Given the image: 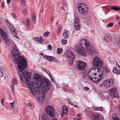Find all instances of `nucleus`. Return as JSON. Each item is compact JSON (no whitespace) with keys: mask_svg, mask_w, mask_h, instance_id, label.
<instances>
[{"mask_svg":"<svg viewBox=\"0 0 120 120\" xmlns=\"http://www.w3.org/2000/svg\"><path fill=\"white\" fill-rule=\"evenodd\" d=\"M20 78L21 81L22 82H23V78L22 77L20 76Z\"/></svg>","mask_w":120,"mask_h":120,"instance_id":"obj_52","label":"nucleus"},{"mask_svg":"<svg viewBox=\"0 0 120 120\" xmlns=\"http://www.w3.org/2000/svg\"><path fill=\"white\" fill-rule=\"evenodd\" d=\"M63 36L64 38H65L67 39L68 37V34L66 32H64L63 35Z\"/></svg>","mask_w":120,"mask_h":120,"instance_id":"obj_27","label":"nucleus"},{"mask_svg":"<svg viewBox=\"0 0 120 120\" xmlns=\"http://www.w3.org/2000/svg\"><path fill=\"white\" fill-rule=\"evenodd\" d=\"M80 44L81 46L85 50L89 52L91 54H95L96 50L91 46L87 40L83 39L80 41Z\"/></svg>","mask_w":120,"mask_h":120,"instance_id":"obj_4","label":"nucleus"},{"mask_svg":"<svg viewBox=\"0 0 120 120\" xmlns=\"http://www.w3.org/2000/svg\"><path fill=\"white\" fill-rule=\"evenodd\" d=\"M61 26H59L58 27V29L61 30Z\"/></svg>","mask_w":120,"mask_h":120,"instance_id":"obj_61","label":"nucleus"},{"mask_svg":"<svg viewBox=\"0 0 120 120\" xmlns=\"http://www.w3.org/2000/svg\"><path fill=\"white\" fill-rule=\"evenodd\" d=\"M113 23L112 22H111L107 25V26L108 27H111L113 26Z\"/></svg>","mask_w":120,"mask_h":120,"instance_id":"obj_33","label":"nucleus"},{"mask_svg":"<svg viewBox=\"0 0 120 120\" xmlns=\"http://www.w3.org/2000/svg\"><path fill=\"white\" fill-rule=\"evenodd\" d=\"M22 75L23 77L26 79L25 82L27 84L31 94L34 96H35L36 94L34 91L36 92H38L40 91L41 88L40 85H39L38 83L37 82L34 83L33 82L30 81L29 79H28L30 78L31 74L30 73H28L27 71H24L22 73Z\"/></svg>","mask_w":120,"mask_h":120,"instance_id":"obj_3","label":"nucleus"},{"mask_svg":"<svg viewBox=\"0 0 120 120\" xmlns=\"http://www.w3.org/2000/svg\"><path fill=\"white\" fill-rule=\"evenodd\" d=\"M11 1V0H7V3L8 4H9Z\"/></svg>","mask_w":120,"mask_h":120,"instance_id":"obj_55","label":"nucleus"},{"mask_svg":"<svg viewBox=\"0 0 120 120\" xmlns=\"http://www.w3.org/2000/svg\"><path fill=\"white\" fill-rule=\"evenodd\" d=\"M4 4L3 2H2V6L3 8H4Z\"/></svg>","mask_w":120,"mask_h":120,"instance_id":"obj_60","label":"nucleus"},{"mask_svg":"<svg viewBox=\"0 0 120 120\" xmlns=\"http://www.w3.org/2000/svg\"><path fill=\"white\" fill-rule=\"evenodd\" d=\"M81 114L79 113L78 115V116H81Z\"/></svg>","mask_w":120,"mask_h":120,"instance_id":"obj_63","label":"nucleus"},{"mask_svg":"<svg viewBox=\"0 0 120 120\" xmlns=\"http://www.w3.org/2000/svg\"><path fill=\"white\" fill-rule=\"evenodd\" d=\"M26 3L25 0H21V4L22 5H25Z\"/></svg>","mask_w":120,"mask_h":120,"instance_id":"obj_37","label":"nucleus"},{"mask_svg":"<svg viewBox=\"0 0 120 120\" xmlns=\"http://www.w3.org/2000/svg\"><path fill=\"white\" fill-rule=\"evenodd\" d=\"M79 53H78L80 54L81 55L84 56H85L86 55V53L85 51L83 50L82 49H81Z\"/></svg>","mask_w":120,"mask_h":120,"instance_id":"obj_22","label":"nucleus"},{"mask_svg":"<svg viewBox=\"0 0 120 120\" xmlns=\"http://www.w3.org/2000/svg\"><path fill=\"white\" fill-rule=\"evenodd\" d=\"M30 25V23L29 19H28L27 18L26 19V25L27 26L28 25Z\"/></svg>","mask_w":120,"mask_h":120,"instance_id":"obj_39","label":"nucleus"},{"mask_svg":"<svg viewBox=\"0 0 120 120\" xmlns=\"http://www.w3.org/2000/svg\"><path fill=\"white\" fill-rule=\"evenodd\" d=\"M103 7H105L106 9L107 10V11L109 10L110 9L108 7V6H106Z\"/></svg>","mask_w":120,"mask_h":120,"instance_id":"obj_48","label":"nucleus"},{"mask_svg":"<svg viewBox=\"0 0 120 120\" xmlns=\"http://www.w3.org/2000/svg\"><path fill=\"white\" fill-rule=\"evenodd\" d=\"M33 78L37 81L39 82L41 81L42 77L38 74H35L33 75Z\"/></svg>","mask_w":120,"mask_h":120,"instance_id":"obj_15","label":"nucleus"},{"mask_svg":"<svg viewBox=\"0 0 120 120\" xmlns=\"http://www.w3.org/2000/svg\"><path fill=\"white\" fill-rule=\"evenodd\" d=\"M30 25H28L27 26L26 25V27L27 28H28V29L30 28Z\"/></svg>","mask_w":120,"mask_h":120,"instance_id":"obj_54","label":"nucleus"},{"mask_svg":"<svg viewBox=\"0 0 120 120\" xmlns=\"http://www.w3.org/2000/svg\"><path fill=\"white\" fill-rule=\"evenodd\" d=\"M10 29L11 32H14L15 31V28L12 25L10 26Z\"/></svg>","mask_w":120,"mask_h":120,"instance_id":"obj_28","label":"nucleus"},{"mask_svg":"<svg viewBox=\"0 0 120 120\" xmlns=\"http://www.w3.org/2000/svg\"><path fill=\"white\" fill-rule=\"evenodd\" d=\"M81 119V118L78 119L76 117L74 118H73V120H79Z\"/></svg>","mask_w":120,"mask_h":120,"instance_id":"obj_53","label":"nucleus"},{"mask_svg":"<svg viewBox=\"0 0 120 120\" xmlns=\"http://www.w3.org/2000/svg\"><path fill=\"white\" fill-rule=\"evenodd\" d=\"M111 9L115 11H119L120 10V7H116L113 6Z\"/></svg>","mask_w":120,"mask_h":120,"instance_id":"obj_23","label":"nucleus"},{"mask_svg":"<svg viewBox=\"0 0 120 120\" xmlns=\"http://www.w3.org/2000/svg\"><path fill=\"white\" fill-rule=\"evenodd\" d=\"M28 106H32V104L30 103H28Z\"/></svg>","mask_w":120,"mask_h":120,"instance_id":"obj_62","label":"nucleus"},{"mask_svg":"<svg viewBox=\"0 0 120 120\" xmlns=\"http://www.w3.org/2000/svg\"><path fill=\"white\" fill-rule=\"evenodd\" d=\"M92 64L95 68L90 69L88 72L87 75L89 79L92 80L93 82L97 83L102 79V76L103 72L101 70V68L97 67H101L103 63L100 59L95 56Z\"/></svg>","mask_w":120,"mask_h":120,"instance_id":"obj_1","label":"nucleus"},{"mask_svg":"<svg viewBox=\"0 0 120 120\" xmlns=\"http://www.w3.org/2000/svg\"><path fill=\"white\" fill-rule=\"evenodd\" d=\"M117 70L116 69V68H114L112 70L113 72V73L116 74V72H117Z\"/></svg>","mask_w":120,"mask_h":120,"instance_id":"obj_40","label":"nucleus"},{"mask_svg":"<svg viewBox=\"0 0 120 120\" xmlns=\"http://www.w3.org/2000/svg\"><path fill=\"white\" fill-rule=\"evenodd\" d=\"M44 58L45 59H47L48 60L51 61H53L54 59L53 57L49 56H45Z\"/></svg>","mask_w":120,"mask_h":120,"instance_id":"obj_18","label":"nucleus"},{"mask_svg":"<svg viewBox=\"0 0 120 120\" xmlns=\"http://www.w3.org/2000/svg\"><path fill=\"white\" fill-rule=\"evenodd\" d=\"M33 39L35 41H39V40H40L39 38L38 37H34L33 38Z\"/></svg>","mask_w":120,"mask_h":120,"instance_id":"obj_42","label":"nucleus"},{"mask_svg":"<svg viewBox=\"0 0 120 120\" xmlns=\"http://www.w3.org/2000/svg\"><path fill=\"white\" fill-rule=\"evenodd\" d=\"M66 56L70 64L72 65L75 59L74 53L71 50L68 51L66 53Z\"/></svg>","mask_w":120,"mask_h":120,"instance_id":"obj_8","label":"nucleus"},{"mask_svg":"<svg viewBox=\"0 0 120 120\" xmlns=\"http://www.w3.org/2000/svg\"><path fill=\"white\" fill-rule=\"evenodd\" d=\"M12 15L13 17L15 18L16 17V15L15 14H13Z\"/></svg>","mask_w":120,"mask_h":120,"instance_id":"obj_58","label":"nucleus"},{"mask_svg":"<svg viewBox=\"0 0 120 120\" xmlns=\"http://www.w3.org/2000/svg\"><path fill=\"white\" fill-rule=\"evenodd\" d=\"M77 8H78L79 13L83 16L87 15L88 8L87 5L83 3H78L77 4Z\"/></svg>","mask_w":120,"mask_h":120,"instance_id":"obj_5","label":"nucleus"},{"mask_svg":"<svg viewBox=\"0 0 120 120\" xmlns=\"http://www.w3.org/2000/svg\"><path fill=\"white\" fill-rule=\"evenodd\" d=\"M11 50V55L12 60L15 63L18 64V67L20 72H22L27 67V62L26 59L20 55L19 51L15 45L13 47Z\"/></svg>","mask_w":120,"mask_h":120,"instance_id":"obj_2","label":"nucleus"},{"mask_svg":"<svg viewBox=\"0 0 120 120\" xmlns=\"http://www.w3.org/2000/svg\"><path fill=\"white\" fill-rule=\"evenodd\" d=\"M45 110L47 114L50 116L53 117L55 116V109L52 106H47L45 108Z\"/></svg>","mask_w":120,"mask_h":120,"instance_id":"obj_7","label":"nucleus"},{"mask_svg":"<svg viewBox=\"0 0 120 120\" xmlns=\"http://www.w3.org/2000/svg\"><path fill=\"white\" fill-rule=\"evenodd\" d=\"M61 30L58 29L57 33V34H58V35H59L60 34L61 31Z\"/></svg>","mask_w":120,"mask_h":120,"instance_id":"obj_49","label":"nucleus"},{"mask_svg":"<svg viewBox=\"0 0 120 120\" xmlns=\"http://www.w3.org/2000/svg\"><path fill=\"white\" fill-rule=\"evenodd\" d=\"M17 79L15 78H14L13 79V82H12V85L16 84L17 83Z\"/></svg>","mask_w":120,"mask_h":120,"instance_id":"obj_35","label":"nucleus"},{"mask_svg":"<svg viewBox=\"0 0 120 120\" xmlns=\"http://www.w3.org/2000/svg\"><path fill=\"white\" fill-rule=\"evenodd\" d=\"M74 25L76 30H79L80 28V23L79 22V19L78 18H76L75 21Z\"/></svg>","mask_w":120,"mask_h":120,"instance_id":"obj_13","label":"nucleus"},{"mask_svg":"<svg viewBox=\"0 0 120 120\" xmlns=\"http://www.w3.org/2000/svg\"><path fill=\"white\" fill-rule=\"evenodd\" d=\"M62 113L64 114H66L68 113L67 108L65 106H64L63 107Z\"/></svg>","mask_w":120,"mask_h":120,"instance_id":"obj_17","label":"nucleus"},{"mask_svg":"<svg viewBox=\"0 0 120 120\" xmlns=\"http://www.w3.org/2000/svg\"><path fill=\"white\" fill-rule=\"evenodd\" d=\"M9 105L10 107H12L13 108H14V107L13 106V104H12L11 103H10L9 104Z\"/></svg>","mask_w":120,"mask_h":120,"instance_id":"obj_47","label":"nucleus"},{"mask_svg":"<svg viewBox=\"0 0 120 120\" xmlns=\"http://www.w3.org/2000/svg\"><path fill=\"white\" fill-rule=\"evenodd\" d=\"M15 86L14 85H12L11 88L13 92H15Z\"/></svg>","mask_w":120,"mask_h":120,"instance_id":"obj_44","label":"nucleus"},{"mask_svg":"<svg viewBox=\"0 0 120 120\" xmlns=\"http://www.w3.org/2000/svg\"><path fill=\"white\" fill-rule=\"evenodd\" d=\"M57 53L58 54H60L63 52V50L62 49L59 48L57 49Z\"/></svg>","mask_w":120,"mask_h":120,"instance_id":"obj_29","label":"nucleus"},{"mask_svg":"<svg viewBox=\"0 0 120 120\" xmlns=\"http://www.w3.org/2000/svg\"><path fill=\"white\" fill-rule=\"evenodd\" d=\"M45 94L44 93H42L40 97L41 98L42 101H43V100L45 98Z\"/></svg>","mask_w":120,"mask_h":120,"instance_id":"obj_31","label":"nucleus"},{"mask_svg":"<svg viewBox=\"0 0 120 120\" xmlns=\"http://www.w3.org/2000/svg\"><path fill=\"white\" fill-rule=\"evenodd\" d=\"M47 48L50 51H51L52 50V47L51 45H49L47 46Z\"/></svg>","mask_w":120,"mask_h":120,"instance_id":"obj_43","label":"nucleus"},{"mask_svg":"<svg viewBox=\"0 0 120 120\" xmlns=\"http://www.w3.org/2000/svg\"><path fill=\"white\" fill-rule=\"evenodd\" d=\"M116 74H120V70L118 71L117 70V72H116Z\"/></svg>","mask_w":120,"mask_h":120,"instance_id":"obj_57","label":"nucleus"},{"mask_svg":"<svg viewBox=\"0 0 120 120\" xmlns=\"http://www.w3.org/2000/svg\"><path fill=\"white\" fill-rule=\"evenodd\" d=\"M67 41L66 39H62L61 41V43L62 45H64L67 43Z\"/></svg>","mask_w":120,"mask_h":120,"instance_id":"obj_30","label":"nucleus"},{"mask_svg":"<svg viewBox=\"0 0 120 120\" xmlns=\"http://www.w3.org/2000/svg\"><path fill=\"white\" fill-rule=\"evenodd\" d=\"M4 100L3 99H2L1 101V104L3 105H4Z\"/></svg>","mask_w":120,"mask_h":120,"instance_id":"obj_50","label":"nucleus"},{"mask_svg":"<svg viewBox=\"0 0 120 120\" xmlns=\"http://www.w3.org/2000/svg\"><path fill=\"white\" fill-rule=\"evenodd\" d=\"M103 71H104L106 73L108 72L109 71V70L108 68L106 67H104Z\"/></svg>","mask_w":120,"mask_h":120,"instance_id":"obj_34","label":"nucleus"},{"mask_svg":"<svg viewBox=\"0 0 120 120\" xmlns=\"http://www.w3.org/2000/svg\"><path fill=\"white\" fill-rule=\"evenodd\" d=\"M15 102L14 101H13L11 103L12 104H13V105H14L15 104Z\"/></svg>","mask_w":120,"mask_h":120,"instance_id":"obj_64","label":"nucleus"},{"mask_svg":"<svg viewBox=\"0 0 120 120\" xmlns=\"http://www.w3.org/2000/svg\"><path fill=\"white\" fill-rule=\"evenodd\" d=\"M77 66L78 69L81 70H83L86 66V64L84 62L79 61L77 63Z\"/></svg>","mask_w":120,"mask_h":120,"instance_id":"obj_12","label":"nucleus"},{"mask_svg":"<svg viewBox=\"0 0 120 120\" xmlns=\"http://www.w3.org/2000/svg\"><path fill=\"white\" fill-rule=\"evenodd\" d=\"M84 90H85L86 91H87L89 90V87H85L83 88Z\"/></svg>","mask_w":120,"mask_h":120,"instance_id":"obj_46","label":"nucleus"},{"mask_svg":"<svg viewBox=\"0 0 120 120\" xmlns=\"http://www.w3.org/2000/svg\"><path fill=\"white\" fill-rule=\"evenodd\" d=\"M4 70L3 67L0 66V77H2L4 75Z\"/></svg>","mask_w":120,"mask_h":120,"instance_id":"obj_19","label":"nucleus"},{"mask_svg":"<svg viewBox=\"0 0 120 120\" xmlns=\"http://www.w3.org/2000/svg\"><path fill=\"white\" fill-rule=\"evenodd\" d=\"M45 71L49 75V76L50 78L52 80V76L50 72L48 70H45Z\"/></svg>","mask_w":120,"mask_h":120,"instance_id":"obj_26","label":"nucleus"},{"mask_svg":"<svg viewBox=\"0 0 120 120\" xmlns=\"http://www.w3.org/2000/svg\"><path fill=\"white\" fill-rule=\"evenodd\" d=\"M68 104H70L71 105L73 106L75 108H77L78 107V106L77 105L73 104L70 102L68 101Z\"/></svg>","mask_w":120,"mask_h":120,"instance_id":"obj_36","label":"nucleus"},{"mask_svg":"<svg viewBox=\"0 0 120 120\" xmlns=\"http://www.w3.org/2000/svg\"><path fill=\"white\" fill-rule=\"evenodd\" d=\"M100 116L98 114H96L94 115V119L93 120H100Z\"/></svg>","mask_w":120,"mask_h":120,"instance_id":"obj_21","label":"nucleus"},{"mask_svg":"<svg viewBox=\"0 0 120 120\" xmlns=\"http://www.w3.org/2000/svg\"><path fill=\"white\" fill-rule=\"evenodd\" d=\"M104 39L106 42H110L112 40V37L111 35L109 34H105L104 37Z\"/></svg>","mask_w":120,"mask_h":120,"instance_id":"obj_14","label":"nucleus"},{"mask_svg":"<svg viewBox=\"0 0 120 120\" xmlns=\"http://www.w3.org/2000/svg\"><path fill=\"white\" fill-rule=\"evenodd\" d=\"M42 88L45 91H47L49 88V81L45 78L42 79L40 82Z\"/></svg>","mask_w":120,"mask_h":120,"instance_id":"obj_6","label":"nucleus"},{"mask_svg":"<svg viewBox=\"0 0 120 120\" xmlns=\"http://www.w3.org/2000/svg\"><path fill=\"white\" fill-rule=\"evenodd\" d=\"M0 35H1L2 37L4 39L6 40V43L8 44H9L10 43V41L8 39V36L7 34L6 33L4 30H3L0 28Z\"/></svg>","mask_w":120,"mask_h":120,"instance_id":"obj_10","label":"nucleus"},{"mask_svg":"<svg viewBox=\"0 0 120 120\" xmlns=\"http://www.w3.org/2000/svg\"><path fill=\"white\" fill-rule=\"evenodd\" d=\"M109 94L113 97H118L119 93L117 89L115 88H112L109 90Z\"/></svg>","mask_w":120,"mask_h":120,"instance_id":"obj_9","label":"nucleus"},{"mask_svg":"<svg viewBox=\"0 0 120 120\" xmlns=\"http://www.w3.org/2000/svg\"><path fill=\"white\" fill-rule=\"evenodd\" d=\"M42 120H49V119L45 113L43 114L42 116Z\"/></svg>","mask_w":120,"mask_h":120,"instance_id":"obj_24","label":"nucleus"},{"mask_svg":"<svg viewBox=\"0 0 120 120\" xmlns=\"http://www.w3.org/2000/svg\"><path fill=\"white\" fill-rule=\"evenodd\" d=\"M82 49L80 46L79 45H76L74 48V49L75 51L77 53H79V52Z\"/></svg>","mask_w":120,"mask_h":120,"instance_id":"obj_16","label":"nucleus"},{"mask_svg":"<svg viewBox=\"0 0 120 120\" xmlns=\"http://www.w3.org/2000/svg\"><path fill=\"white\" fill-rule=\"evenodd\" d=\"M104 86L107 88L111 87L113 85V80L112 79H110L108 81L106 80L104 81Z\"/></svg>","mask_w":120,"mask_h":120,"instance_id":"obj_11","label":"nucleus"},{"mask_svg":"<svg viewBox=\"0 0 120 120\" xmlns=\"http://www.w3.org/2000/svg\"><path fill=\"white\" fill-rule=\"evenodd\" d=\"M27 10L26 9H24L23 10V14L25 15L27 14Z\"/></svg>","mask_w":120,"mask_h":120,"instance_id":"obj_41","label":"nucleus"},{"mask_svg":"<svg viewBox=\"0 0 120 120\" xmlns=\"http://www.w3.org/2000/svg\"><path fill=\"white\" fill-rule=\"evenodd\" d=\"M32 19L33 21H35V15L34 13H32L31 15Z\"/></svg>","mask_w":120,"mask_h":120,"instance_id":"obj_32","label":"nucleus"},{"mask_svg":"<svg viewBox=\"0 0 120 120\" xmlns=\"http://www.w3.org/2000/svg\"><path fill=\"white\" fill-rule=\"evenodd\" d=\"M104 81L103 82V83H101L100 84V86L101 87H102L103 86H104Z\"/></svg>","mask_w":120,"mask_h":120,"instance_id":"obj_56","label":"nucleus"},{"mask_svg":"<svg viewBox=\"0 0 120 120\" xmlns=\"http://www.w3.org/2000/svg\"><path fill=\"white\" fill-rule=\"evenodd\" d=\"M39 39H40V40L41 41H44V40L42 38V37H40V38H39Z\"/></svg>","mask_w":120,"mask_h":120,"instance_id":"obj_51","label":"nucleus"},{"mask_svg":"<svg viewBox=\"0 0 120 120\" xmlns=\"http://www.w3.org/2000/svg\"><path fill=\"white\" fill-rule=\"evenodd\" d=\"M64 90L65 91H68L67 90V88H64Z\"/></svg>","mask_w":120,"mask_h":120,"instance_id":"obj_59","label":"nucleus"},{"mask_svg":"<svg viewBox=\"0 0 120 120\" xmlns=\"http://www.w3.org/2000/svg\"><path fill=\"white\" fill-rule=\"evenodd\" d=\"M117 42L118 46L120 48V39H119Z\"/></svg>","mask_w":120,"mask_h":120,"instance_id":"obj_45","label":"nucleus"},{"mask_svg":"<svg viewBox=\"0 0 120 120\" xmlns=\"http://www.w3.org/2000/svg\"><path fill=\"white\" fill-rule=\"evenodd\" d=\"M93 109L95 111H102L103 109V108L102 107H94L93 108Z\"/></svg>","mask_w":120,"mask_h":120,"instance_id":"obj_20","label":"nucleus"},{"mask_svg":"<svg viewBox=\"0 0 120 120\" xmlns=\"http://www.w3.org/2000/svg\"><path fill=\"white\" fill-rule=\"evenodd\" d=\"M49 33V32L48 31L45 32L43 35L45 37L46 36L48 37Z\"/></svg>","mask_w":120,"mask_h":120,"instance_id":"obj_38","label":"nucleus"},{"mask_svg":"<svg viewBox=\"0 0 120 120\" xmlns=\"http://www.w3.org/2000/svg\"><path fill=\"white\" fill-rule=\"evenodd\" d=\"M113 120H120L117 117L116 114H114L112 115Z\"/></svg>","mask_w":120,"mask_h":120,"instance_id":"obj_25","label":"nucleus"}]
</instances>
